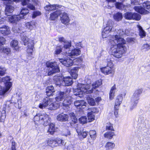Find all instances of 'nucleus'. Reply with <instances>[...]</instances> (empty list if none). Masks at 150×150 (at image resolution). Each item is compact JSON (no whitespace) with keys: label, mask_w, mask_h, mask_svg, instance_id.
Wrapping results in <instances>:
<instances>
[{"label":"nucleus","mask_w":150,"mask_h":150,"mask_svg":"<svg viewBox=\"0 0 150 150\" xmlns=\"http://www.w3.org/2000/svg\"><path fill=\"white\" fill-rule=\"evenodd\" d=\"M33 120L35 124H41L44 126L48 125L50 122V118L45 113H39L37 114L34 117Z\"/></svg>","instance_id":"20e7f679"},{"label":"nucleus","mask_w":150,"mask_h":150,"mask_svg":"<svg viewBox=\"0 0 150 150\" xmlns=\"http://www.w3.org/2000/svg\"><path fill=\"white\" fill-rule=\"evenodd\" d=\"M134 9L136 11L142 14H146L149 13L148 11L141 6H135Z\"/></svg>","instance_id":"4be33fe9"},{"label":"nucleus","mask_w":150,"mask_h":150,"mask_svg":"<svg viewBox=\"0 0 150 150\" xmlns=\"http://www.w3.org/2000/svg\"><path fill=\"white\" fill-rule=\"evenodd\" d=\"M6 40L5 38L3 37H0V46L5 44Z\"/></svg>","instance_id":"69168bd1"},{"label":"nucleus","mask_w":150,"mask_h":150,"mask_svg":"<svg viewBox=\"0 0 150 150\" xmlns=\"http://www.w3.org/2000/svg\"><path fill=\"white\" fill-rule=\"evenodd\" d=\"M27 7L31 10H35V6L32 4H28L27 5Z\"/></svg>","instance_id":"0e129e2a"},{"label":"nucleus","mask_w":150,"mask_h":150,"mask_svg":"<svg viewBox=\"0 0 150 150\" xmlns=\"http://www.w3.org/2000/svg\"><path fill=\"white\" fill-rule=\"evenodd\" d=\"M115 146V144L114 143L109 142L106 143L105 147L107 150H112Z\"/></svg>","instance_id":"7c9ffc66"},{"label":"nucleus","mask_w":150,"mask_h":150,"mask_svg":"<svg viewBox=\"0 0 150 150\" xmlns=\"http://www.w3.org/2000/svg\"><path fill=\"white\" fill-rule=\"evenodd\" d=\"M78 67H75L71 70L70 74L74 79H76L78 77Z\"/></svg>","instance_id":"bb28decb"},{"label":"nucleus","mask_w":150,"mask_h":150,"mask_svg":"<svg viewBox=\"0 0 150 150\" xmlns=\"http://www.w3.org/2000/svg\"><path fill=\"white\" fill-rule=\"evenodd\" d=\"M114 18L115 20L119 21L121 20L122 18V15L121 13H117L114 16Z\"/></svg>","instance_id":"ea45409f"},{"label":"nucleus","mask_w":150,"mask_h":150,"mask_svg":"<svg viewBox=\"0 0 150 150\" xmlns=\"http://www.w3.org/2000/svg\"><path fill=\"white\" fill-rule=\"evenodd\" d=\"M41 14L40 12L38 11H35L33 12L32 18H35L37 16H40Z\"/></svg>","instance_id":"13d9d810"},{"label":"nucleus","mask_w":150,"mask_h":150,"mask_svg":"<svg viewBox=\"0 0 150 150\" xmlns=\"http://www.w3.org/2000/svg\"><path fill=\"white\" fill-rule=\"evenodd\" d=\"M116 89V86L115 84L111 87L110 93L109 98L110 100H112L113 99Z\"/></svg>","instance_id":"2f4dec72"},{"label":"nucleus","mask_w":150,"mask_h":150,"mask_svg":"<svg viewBox=\"0 0 150 150\" xmlns=\"http://www.w3.org/2000/svg\"><path fill=\"white\" fill-rule=\"evenodd\" d=\"M71 46V41H67L64 43L63 47L64 49H67L69 48Z\"/></svg>","instance_id":"09e8293b"},{"label":"nucleus","mask_w":150,"mask_h":150,"mask_svg":"<svg viewBox=\"0 0 150 150\" xmlns=\"http://www.w3.org/2000/svg\"><path fill=\"white\" fill-rule=\"evenodd\" d=\"M11 46L14 48L16 51H18L19 47L18 46V42L17 40H14L11 42L10 43Z\"/></svg>","instance_id":"473e14b6"},{"label":"nucleus","mask_w":150,"mask_h":150,"mask_svg":"<svg viewBox=\"0 0 150 150\" xmlns=\"http://www.w3.org/2000/svg\"><path fill=\"white\" fill-rule=\"evenodd\" d=\"M87 99L88 103L90 105H94L95 104V101L92 98L88 97L87 98Z\"/></svg>","instance_id":"c03bdc74"},{"label":"nucleus","mask_w":150,"mask_h":150,"mask_svg":"<svg viewBox=\"0 0 150 150\" xmlns=\"http://www.w3.org/2000/svg\"><path fill=\"white\" fill-rule=\"evenodd\" d=\"M62 47L61 46H57L55 48L54 54L55 55L59 54L62 51Z\"/></svg>","instance_id":"a19ab883"},{"label":"nucleus","mask_w":150,"mask_h":150,"mask_svg":"<svg viewBox=\"0 0 150 150\" xmlns=\"http://www.w3.org/2000/svg\"><path fill=\"white\" fill-rule=\"evenodd\" d=\"M115 5L116 8L119 9L126 10V6L121 2H116Z\"/></svg>","instance_id":"f704fd0d"},{"label":"nucleus","mask_w":150,"mask_h":150,"mask_svg":"<svg viewBox=\"0 0 150 150\" xmlns=\"http://www.w3.org/2000/svg\"><path fill=\"white\" fill-rule=\"evenodd\" d=\"M10 79L8 76H6L3 78L2 81L5 84V87H2L0 86V95H4L10 88L12 86V84L10 81Z\"/></svg>","instance_id":"6e6552de"},{"label":"nucleus","mask_w":150,"mask_h":150,"mask_svg":"<svg viewBox=\"0 0 150 150\" xmlns=\"http://www.w3.org/2000/svg\"><path fill=\"white\" fill-rule=\"evenodd\" d=\"M79 122L82 124L86 123L87 122V120L86 116H83L79 119Z\"/></svg>","instance_id":"49530a36"},{"label":"nucleus","mask_w":150,"mask_h":150,"mask_svg":"<svg viewBox=\"0 0 150 150\" xmlns=\"http://www.w3.org/2000/svg\"><path fill=\"white\" fill-rule=\"evenodd\" d=\"M10 4H8L6 5L5 13L6 15L8 16L10 15V14L13 11L14 9V7L10 5Z\"/></svg>","instance_id":"b1692460"},{"label":"nucleus","mask_w":150,"mask_h":150,"mask_svg":"<svg viewBox=\"0 0 150 150\" xmlns=\"http://www.w3.org/2000/svg\"><path fill=\"white\" fill-rule=\"evenodd\" d=\"M23 19V16L20 15H14L9 17V21L12 23L16 24L21 19Z\"/></svg>","instance_id":"2eb2a0df"},{"label":"nucleus","mask_w":150,"mask_h":150,"mask_svg":"<svg viewBox=\"0 0 150 150\" xmlns=\"http://www.w3.org/2000/svg\"><path fill=\"white\" fill-rule=\"evenodd\" d=\"M108 2V6L110 7L113 6L114 3L116 1V0H107Z\"/></svg>","instance_id":"bf43d9fd"},{"label":"nucleus","mask_w":150,"mask_h":150,"mask_svg":"<svg viewBox=\"0 0 150 150\" xmlns=\"http://www.w3.org/2000/svg\"><path fill=\"white\" fill-rule=\"evenodd\" d=\"M45 146H50L52 147L56 146L57 145L55 140L52 139H50L46 141L44 143Z\"/></svg>","instance_id":"412c9836"},{"label":"nucleus","mask_w":150,"mask_h":150,"mask_svg":"<svg viewBox=\"0 0 150 150\" xmlns=\"http://www.w3.org/2000/svg\"><path fill=\"white\" fill-rule=\"evenodd\" d=\"M46 64L47 67L50 68L49 69L48 74L49 76H51L55 73L58 72L59 71V67L55 62H47Z\"/></svg>","instance_id":"1a4fd4ad"},{"label":"nucleus","mask_w":150,"mask_h":150,"mask_svg":"<svg viewBox=\"0 0 150 150\" xmlns=\"http://www.w3.org/2000/svg\"><path fill=\"white\" fill-rule=\"evenodd\" d=\"M63 10H62L61 11L60 15V20L62 23L67 25L69 24L70 20L69 14L65 12H62V11Z\"/></svg>","instance_id":"9b49d317"},{"label":"nucleus","mask_w":150,"mask_h":150,"mask_svg":"<svg viewBox=\"0 0 150 150\" xmlns=\"http://www.w3.org/2000/svg\"><path fill=\"white\" fill-rule=\"evenodd\" d=\"M102 84L101 79H100L93 83L92 86L89 84H81L79 85L77 88L74 89V94L76 96L81 98L83 93H91L93 92V88H96Z\"/></svg>","instance_id":"f03ea898"},{"label":"nucleus","mask_w":150,"mask_h":150,"mask_svg":"<svg viewBox=\"0 0 150 150\" xmlns=\"http://www.w3.org/2000/svg\"><path fill=\"white\" fill-rule=\"evenodd\" d=\"M61 10H58L50 14V19L51 20H54L56 19L60 16Z\"/></svg>","instance_id":"393cba45"},{"label":"nucleus","mask_w":150,"mask_h":150,"mask_svg":"<svg viewBox=\"0 0 150 150\" xmlns=\"http://www.w3.org/2000/svg\"><path fill=\"white\" fill-rule=\"evenodd\" d=\"M69 116L64 113L60 114L58 115L57 117V120L61 122H65L68 120Z\"/></svg>","instance_id":"aec40b11"},{"label":"nucleus","mask_w":150,"mask_h":150,"mask_svg":"<svg viewBox=\"0 0 150 150\" xmlns=\"http://www.w3.org/2000/svg\"><path fill=\"white\" fill-rule=\"evenodd\" d=\"M0 31L1 33L4 35H8L11 33L9 27L6 25L1 27Z\"/></svg>","instance_id":"5701e85b"},{"label":"nucleus","mask_w":150,"mask_h":150,"mask_svg":"<svg viewBox=\"0 0 150 150\" xmlns=\"http://www.w3.org/2000/svg\"><path fill=\"white\" fill-rule=\"evenodd\" d=\"M55 91L54 89V87L52 85L48 86L46 89V93L47 95L48 96L53 95V93Z\"/></svg>","instance_id":"a878e982"},{"label":"nucleus","mask_w":150,"mask_h":150,"mask_svg":"<svg viewBox=\"0 0 150 150\" xmlns=\"http://www.w3.org/2000/svg\"><path fill=\"white\" fill-rule=\"evenodd\" d=\"M6 70L5 68L0 67V76L4 75L6 73Z\"/></svg>","instance_id":"6e6d98bb"},{"label":"nucleus","mask_w":150,"mask_h":150,"mask_svg":"<svg viewBox=\"0 0 150 150\" xmlns=\"http://www.w3.org/2000/svg\"><path fill=\"white\" fill-rule=\"evenodd\" d=\"M124 18L127 20H133L136 21L139 20L141 18L140 15L137 13H132L127 12L124 14Z\"/></svg>","instance_id":"9d476101"},{"label":"nucleus","mask_w":150,"mask_h":150,"mask_svg":"<svg viewBox=\"0 0 150 150\" xmlns=\"http://www.w3.org/2000/svg\"><path fill=\"white\" fill-rule=\"evenodd\" d=\"M3 51L4 53H6L7 55H8L11 52L10 49L8 47L3 48Z\"/></svg>","instance_id":"4d7b16f0"},{"label":"nucleus","mask_w":150,"mask_h":150,"mask_svg":"<svg viewBox=\"0 0 150 150\" xmlns=\"http://www.w3.org/2000/svg\"><path fill=\"white\" fill-rule=\"evenodd\" d=\"M119 109V107H114V114L116 117H117L118 115Z\"/></svg>","instance_id":"338daca9"},{"label":"nucleus","mask_w":150,"mask_h":150,"mask_svg":"<svg viewBox=\"0 0 150 150\" xmlns=\"http://www.w3.org/2000/svg\"><path fill=\"white\" fill-rule=\"evenodd\" d=\"M29 12V10L26 8H23L21 9L19 15L23 16V19L25 18L24 16Z\"/></svg>","instance_id":"58836bf2"},{"label":"nucleus","mask_w":150,"mask_h":150,"mask_svg":"<svg viewBox=\"0 0 150 150\" xmlns=\"http://www.w3.org/2000/svg\"><path fill=\"white\" fill-rule=\"evenodd\" d=\"M90 136L91 138L94 139L96 137V132L95 130H91L89 132Z\"/></svg>","instance_id":"864d4df0"},{"label":"nucleus","mask_w":150,"mask_h":150,"mask_svg":"<svg viewBox=\"0 0 150 150\" xmlns=\"http://www.w3.org/2000/svg\"><path fill=\"white\" fill-rule=\"evenodd\" d=\"M56 143L57 144V146L58 145H63L64 144V141L61 139L59 138H57L55 140Z\"/></svg>","instance_id":"603ef678"},{"label":"nucleus","mask_w":150,"mask_h":150,"mask_svg":"<svg viewBox=\"0 0 150 150\" xmlns=\"http://www.w3.org/2000/svg\"><path fill=\"white\" fill-rule=\"evenodd\" d=\"M122 94H120L117 96L115 101L114 107H119L120 105L122 100Z\"/></svg>","instance_id":"cd10ccee"},{"label":"nucleus","mask_w":150,"mask_h":150,"mask_svg":"<svg viewBox=\"0 0 150 150\" xmlns=\"http://www.w3.org/2000/svg\"><path fill=\"white\" fill-rule=\"evenodd\" d=\"M111 56H108L107 59V65L106 67L111 68L113 69H115L114 67L112 61L111 59Z\"/></svg>","instance_id":"72a5a7b5"},{"label":"nucleus","mask_w":150,"mask_h":150,"mask_svg":"<svg viewBox=\"0 0 150 150\" xmlns=\"http://www.w3.org/2000/svg\"><path fill=\"white\" fill-rule=\"evenodd\" d=\"M54 79H57L56 83L57 85L68 86L71 85L73 83L72 79L69 76L64 77L63 79L59 76H55Z\"/></svg>","instance_id":"0eeeda50"},{"label":"nucleus","mask_w":150,"mask_h":150,"mask_svg":"<svg viewBox=\"0 0 150 150\" xmlns=\"http://www.w3.org/2000/svg\"><path fill=\"white\" fill-rule=\"evenodd\" d=\"M73 59L68 57L66 59H59V61L64 66L69 67L73 65Z\"/></svg>","instance_id":"4468645a"},{"label":"nucleus","mask_w":150,"mask_h":150,"mask_svg":"<svg viewBox=\"0 0 150 150\" xmlns=\"http://www.w3.org/2000/svg\"><path fill=\"white\" fill-rule=\"evenodd\" d=\"M88 117L89 122H91L94 120V115L92 113H91V112H88Z\"/></svg>","instance_id":"a18cd8bd"},{"label":"nucleus","mask_w":150,"mask_h":150,"mask_svg":"<svg viewBox=\"0 0 150 150\" xmlns=\"http://www.w3.org/2000/svg\"><path fill=\"white\" fill-rule=\"evenodd\" d=\"M106 130H109L111 131H114V129L112 125L110 122L107 123L106 126Z\"/></svg>","instance_id":"3c124183"},{"label":"nucleus","mask_w":150,"mask_h":150,"mask_svg":"<svg viewBox=\"0 0 150 150\" xmlns=\"http://www.w3.org/2000/svg\"><path fill=\"white\" fill-rule=\"evenodd\" d=\"M51 101V99L49 98H46L40 103L39 107L41 109L46 108L50 103Z\"/></svg>","instance_id":"f3484780"},{"label":"nucleus","mask_w":150,"mask_h":150,"mask_svg":"<svg viewBox=\"0 0 150 150\" xmlns=\"http://www.w3.org/2000/svg\"><path fill=\"white\" fill-rule=\"evenodd\" d=\"M30 0H21L22 5L23 6H26L29 3Z\"/></svg>","instance_id":"e2e57ef3"},{"label":"nucleus","mask_w":150,"mask_h":150,"mask_svg":"<svg viewBox=\"0 0 150 150\" xmlns=\"http://www.w3.org/2000/svg\"><path fill=\"white\" fill-rule=\"evenodd\" d=\"M55 132V128L54 125L53 123H51L50 125V126L47 131V132L51 134H53Z\"/></svg>","instance_id":"4c0bfd02"},{"label":"nucleus","mask_w":150,"mask_h":150,"mask_svg":"<svg viewBox=\"0 0 150 150\" xmlns=\"http://www.w3.org/2000/svg\"><path fill=\"white\" fill-rule=\"evenodd\" d=\"M48 108L51 110H54L57 109V107H54V105L53 103H50L49 104Z\"/></svg>","instance_id":"680f3d73"},{"label":"nucleus","mask_w":150,"mask_h":150,"mask_svg":"<svg viewBox=\"0 0 150 150\" xmlns=\"http://www.w3.org/2000/svg\"><path fill=\"white\" fill-rule=\"evenodd\" d=\"M114 135V133L113 132H110L105 133L104 136L105 137L110 139H111Z\"/></svg>","instance_id":"79ce46f5"},{"label":"nucleus","mask_w":150,"mask_h":150,"mask_svg":"<svg viewBox=\"0 0 150 150\" xmlns=\"http://www.w3.org/2000/svg\"><path fill=\"white\" fill-rule=\"evenodd\" d=\"M71 90L70 88H67L63 92L58 91L57 92L55 100L57 102L61 101L64 100L62 105H63V108L64 110H67L69 108V105L72 101V98L70 96V93Z\"/></svg>","instance_id":"7ed1b4c3"},{"label":"nucleus","mask_w":150,"mask_h":150,"mask_svg":"<svg viewBox=\"0 0 150 150\" xmlns=\"http://www.w3.org/2000/svg\"><path fill=\"white\" fill-rule=\"evenodd\" d=\"M150 49V45L148 44H144L141 47V50L144 51H146Z\"/></svg>","instance_id":"37998d69"},{"label":"nucleus","mask_w":150,"mask_h":150,"mask_svg":"<svg viewBox=\"0 0 150 150\" xmlns=\"http://www.w3.org/2000/svg\"><path fill=\"white\" fill-rule=\"evenodd\" d=\"M13 31L14 33H19L20 32V28H17V27H13L12 28Z\"/></svg>","instance_id":"052dcab7"},{"label":"nucleus","mask_w":150,"mask_h":150,"mask_svg":"<svg viewBox=\"0 0 150 150\" xmlns=\"http://www.w3.org/2000/svg\"><path fill=\"white\" fill-rule=\"evenodd\" d=\"M143 6L145 8H146L150 11V5L149 2L148 1L144 2L143 3Z\"/></svg>","instance_id":"5fc2aeb1"},{"label":"nucleus","mask_w":150,"mask_h":150,"mask_svg":"<svg viewBox=\"0 0 150 150\" xmlns=\"http://www.w3.org/2000/svg\"><path fill=\"white\" fill-rule=\"evenodd\" d=\"M74 105L79 108H84L86 105V103L83 100H76L74 103Z\"/></svg>","instance_id":"6ab92c4d"},{"label":"nucleus","mask_w":150,"mask_h":150,"mask_svg":"<svg viewBox=\"0 0 150 150\" xmlns=\"http://www.w3.org/2000/svg\"><path fill=\"white\" fill-rule=\"evenodd\" d=\"M101 71L105 75L114 74L115 69H113L107 67H102L100 69Z\"/></svg>","instance_id":"dca6fc26"},{"label":"nucleus","mask_w":150,"mask_h":150,"mask_svg":"<svg viewBox=\"0 0 150 150\" xmlns=\"http://www.w3.org/2000/svg\"><path fill=\"white\" fill-rule=\"evenodd\" d=\"M59 41L61 42H63L64 43L67 42V41L63 37H60L59 38Z\"/></svg>","instance_id":"774afa93"},{"label":"nucleus","mask_w":150,"mask_h":150,"mask_svg":"<svg viewBox=\"0 0 150 150\" xmlns=\"http://www.w3.org/2000/svg\"><path fill=\"white\" fill-rule=\"evenodd\" d=\"M113 24L114 23L111 20H108L106 26L104 28L102 33L103 38H107L108 36L109 33L110 32L116 31V29L113 26Z\"/></svg>","instance_id":"423d86ee"},{"label":"nucleus","mask_w":150,"mask_h":150,"mask_svg":"<svg viewBox=\"0 0 150 150\" xmlns=\"http://www.w3.org/2000/svg\"><path fill=\"white\" fill-rule=\"evenodd\" d=\"M117 34L112 36L111 38H112L114 36H115L116 35H117L118 37H119L120 38H121L119 36L125 34V32L124 31L120 29L119 30H118L117 31Z\"/></svg>","instance_id":"de8ad7c7"},{"label":"nucleus","mask_w":150,"mask_h":150,"mask_svg":"<svg viewBox=\"0 0 150 150\" xmlns=\"http://www.w3.org/2000/svg\"><path fill=\"white\" fill-rule=\"evenodd\" d=\"M137 28L139 31V35L142 38H143L146 36V33L144 30L142 28L140 25H137Z\"/></svg>","instance_id":"e433bc0d"},{"label":"nucleus","mask_w":150,"mask_h":150,"mask_svg":"<svg viewBox=\"0 0 150 150\" xmlns=\"http://www.w3.org/2000/svg\"><path fill=\"white\" fill-rule=\"evenodd\" d=\"M21 40L24 43V44L25 45H26L27 44L28 45V44L31 42V41H33V40H30L29 42H28L29 41V38L25 35L24 33L21 34L20 35Z\"/></svg>","instance_id":"c756f323"},{"label":"nucleus","mask_w":150,"mask_h":150,"mask_svg":"<svg viewBox=\"0 0 150 150\" xmlns=\"http://www.w3.org/2000/svg\"><path fill=\"white\" fill-rule=\"evenodd\" d=\"M142 92V89L136 90L131 98V102L130 104V108L131 110L134 108L138 103L139 99V95Z\"/></svg>","instance_id":"39448f33"},{"label":"nucleus","mask_w":150,"mask_h":150,"mask_svg":"<svg viewBox=\"0 0 150 150\" xmlns=\"http://www.w3.org/2000/svg\"><path fill=\"white\" fill-rule=\"evenodd\" d=\"M88 112H91L93 114L97 113L98 112V110L96 108L93 107L88 108Z\"/></svg>","instance_id":"8fccbe9b"},{"label":"nucleus","mask_w":150,"mask_h":150,"mask_svg":"<svg viewBox=\"0 0 150 150\" xmlns=\"http://www.w3.org/2000/svg\"><path fill=\"white\" fill-rule=\"evenodd\" d=\"M34 45V41H31L28 44L27 50V58L28 59H31L34 57L33 54Z\"/></svg>","instance_id":"f8f14e48"},{"label":"nucleus","mask_w":150,"mask_h":150,"mask_svg":"<svg viewBox=\"0 0 150 150\" xmlns=\"http://www.w3.org/2000/svg\"><path fill=\"white\" fill-rule=\"evenodd\" d=\"M77 133L79 136H82L83 138L86 137L88 134V132L85 131H81L79 130L78 129H76Z\"/></svg>","instance_id":"c9c22d12"},{"label":"nucleus","mask_w":150,"mask_h":150,"mask_svg":"<svg viewBox=\"0 0 150 150\" xmlns=\"http://www.w3.org/2000/svg\"><path fill=\"white\" fill-rule=\"evenodd\" d=\"M126 42L122 38H120L117 35L114 36L110 40V52L111 54L117 58L121 57L126 50V48L124 45Z\"/></svg>","instance_id":"f257e3e1"},{"label":"nucleus","mask_w":150,"mask_h":150,"mask_svg":"<svg viewBox=\"0 0 150 150\" xmlns=\"http://www.w3.org/2000/svg\"><path fill=\"white\" fill-rule=\"evenodd\" d=\"M44 8L46 11H53L60 8H61L62 10H65V8L64 6L58 4H49L46 5Z\"/></svg>","instance_id":"ddd939ff"},{"label":"nucleus","mask_w":150,"mask_h":150,"mask_svg":"<svg viewBox=\"0 0 150 150\" xmlns=\"http://www.w3.org/2000/svg\"><path fill=\"white\" fill-rule=\"evenodd\" d=\"M81 53V51L79 49L75 48L72 50L70 52L67 53L66 55L70 57L71 58H74L75 56L79 55Z\"/></svg>","instance_id":"a211bd4d"},{"label":"nucleus","mask_w":150,"mask_h":150,"mask_svg":"<svg viewBox=\"0 0 150 150\" xmlns=\"http://www.w3.org/2000/svg\"><path fill=\"white\" fill-rule=\"evenodd\" d=\"M26 28L30 30L34 29L35 27V21H31L26 23Z\"/></svg>","instance_id":"c85d7f7f"}]
</instances>
